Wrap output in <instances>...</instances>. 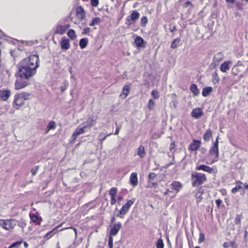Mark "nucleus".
Wrapping results in <instances>:
<instances>
[{
  "label": "nucleus",
  "mask_w": 248,
  "mask_h": 248,
  "mask_svg": "<svg viewBox=\"0 0 248 248\" xmlns=\"http://www.w3.org/2000/svg\"><path fill=\"white\" fill-rule=\"evenodd\" d=\"M232 74L236 76L238 74V70L235 66L232 69Z\"/></svg>",
  "instance_id": "nucleus-53"
},
{
  "label": "nucleus",
  "mask_w": 248,
  "mask_h": 248,
  "mask_svg": "<svg viewBox=\"0 0 248 248\" xmlns=\"http://www.w3.org/2000/svg\"><path fill=\"white\" fill-rule=\"evenodd\" d=\"M204 192V189L202 187H200L198 189L197 192L195 194V198L197 200V202L198 203L202 199V195Z\"/></svg>",
  "instance_id": "nucleus-25"
},
{
  "label": "nucleus",
  "mask_w": 248,
  "mask_h": 248,
  "mask_svg": "<svg viewBox=\"0 0 248 248\" xmlns=\"http://www.w3.org/2000/svg\"><path fill=\"white\" fill-rule=\"evenodd\" d=\"M90 32V28L89 27H87L86 28H84L82 32V34L83 35L85 34H89Z\"/></svg>",
  "instance_id": "nucleus-52"
},
{
  "label": "nucleus",
  "mask_w": 248,
  "mask_h": 248,
  "mask_svg": "<svg viewBox=\"0 0 248 248\" xmlns=\"http://www.w3.org/2000/svg\"><path fill=\"white\" fill-rule=\"evenodd\" d=\"M201 142L198 140H193L188 146V150L190 151H197L200 147Z\"/></svg>",
  "instance_id": "nucleus-14"
},
{
  "label": "nucleus",
  "mask_w": 248,
  "mask_h": 248,
  "mask_svg": "<svg viewBox=\"0 0 248 248\" xmlns=\"http://www.w3.org/2000/svg\"><path fill=\"white\" fill-rule=\"evenodd\" d=\"M191 116L195 119H199L203 115L202 110L201 108H195L191 112Z\"/></svg>",
  "instance_id": "nucleus-15"
},
{
  "label": "nucleus",
  "mask_w": 248,
  "mask_h": 248,
  "mask_svg": "<svg viewBox=\"0 0 248 248\" xmlns=\"http://www.w3.org/2000/svg\"><path fill=\"white\" fill-rule=\"evenodd\" d=\"M67 35L72 40H74L76 38V35L75 31L73 29H70L67 32Z\"/></svg>",
  "instance_id": "nucleus-36"
},
{
  "label": "nucleus",
  "mask_w": 248,
  "mask_h": 248,
  "mask_svg": "<svg viewBox=\"0 0 248 248\" xmlns=\"http://www.w3.org/2000/svg\"><path fill=\"white\" fill-rule=\"evenodd\" d=\"M101 21V19L99 17H93L91 22L89 23V25L91 26H93L95 25L99 24Z\"/></svg>",
  "instance_id": "nucleus-34"
},
{
  "label": "nucleus",
  "mask_w": 248,
  "mask_h": 248,
  "mask_svg": "<svg viewBox=\"0 0 248 248\" xmlns=\"http://www.w3.org/2000/svg\"><path fill=\"white\" fill-rule=\"evenodd\" d=\"M135 43L136 46L138 47H144V41L140 36H137V37L135 39Z\"/></svg>",
  "instance_id": "nucleus-23"
},
{
  "label": "nucleus",
  "mask_w": 248,
  "mask_h": 248,
  "mask_svg": "<svg viewBox=\"0 0 248 248\" xmlns=\"http://www.w3.org/2000/svg\"><path fill=\"white\" fill-rule=\"evenodd\" d=\"M222 201L220 199H217L216 200V203L217 207H219L220 204L222 203Z\"/></svg>",
  "instance_id": "nucleus-58"
},
{
  "label": "nucleus",
  "mask_w": 248,
  "mask_h": 248,
  "mask_svg": "<svg viewBox=\"0 0 248 248\" xmlns=\"http://www.w3.org/2000/svg\"><path fill=\"white\" fill-rule=\"evenodd\" d=\"M108 245L109 248H112L113 247V238L111 236H109Z\"/></svg>",
  "instance_id": "nucleus-51"
},
{
  "label": "nucleus",
  "mask_w": 248,
  "mask_h": 248,
  "mask_svg": "<svg viewBox=\"0 0 248 248\" xmlns=\"http://www.w3.org/2000/svg\"><path fill=\"white\" fill-rule=\"evenodd\" d=\"M205 237L203 233H200L199 234V238L198 240V242L199 243H201L204 240Z\"/></svg>",
  "instance_id": "nucleus-49"
},
{
  "label": "nucleus",
  "mask_w": 248,
  "mask_h": 248,
  "mask_svg": "<svg viewBox=\"0 0 248 248\" xmlns=\"http://www.w3.org/2000/svg\"><path fill=\"white\" fill-rule=\"evenodd\" d=\"M135 199L128 200L126 203H125L119 211V213L117 216L123 218L124 215H125L129 211L130 207L134 203Z\"/></svg>",
  "instance_id": "nucleus-7"
},
{
  "label": "nucleus",
  "mask_w": 248,
  "mask_h": 248,
  "mask_svg": "<svg viewBox=\"0 0 248 248\" xmlns=\"http://www.w3.org/2000/svg\"><path fill=\"white\" fill-rule=\"evenodd\" d=\"M22 243V241H17L15 243H13L12 245H11L9 248H13L14 247H17L19 246Z\"/></svg>",
  "instance_id": "nucleus-48"
},
{
  "label": "nucleus",
  "mask_w": 248,
  "mask_h": 248,
  "mask_svg": "<svg viewBox=\"0 0 248 248\" xmlns=\"http://www.w3.org/2000/svg\"><path fill=\"white\" fill-rule=\"evenodd\" d=\"M129 92L130 86L129 85H125L123 88L122 92L120 94V96L122 97L123 95H124V96L123 97V98H125L128 94Z\"/></svg>",
  "instance_id": "nucleus-27"
},
{
  "label": "nucleus",
  "mask_w": 248,
  "mask_h": 248,
  "mask_svg": "<svg viewBox=\"0 0 248 248\" xmlns=\"http://www.w3.org/2000/svg\"><path fill=\"white\" fill-rule=\"evenodd\" d=\"M141 25L143 27H145L148 23L147 17L145 16H143L140 20Z\"/></svg>",
  "instance_id": "nucleus-44"
},
{
  "label": "nucleus",
  "mask_w": 248,
  "mask_h": 248,
  "mask_svg": "<svg viewBox=\"0 0 248 248\" xmlns=\"http://www.w3.org/2000/svg\"><path fill=\"white\" fill-rule=\"evenodd\" d=\"M164 243L162 239H159L158 240L156 243V247L157 248H164Z\"/></svg>",
  "instance_id": "nucleus-45"
},
{
  "label": "nucleus",
  "mask_w": 248,
  "mask_h": 248,
  "mask_svg": "<svg viewBox=\"0 0 248 248\" xmlns=\"http://www.w3.org/2000/svg\"><path fill=\"white\" fill-rule=\"evenodd\" d=\"M96 121L92 118H89L87 121L82 124V125L84 126L85 128H90L92 126L95 125Z\"/></svg>",
  "instance_id": "nucleus-22"
},
{
  "label": "nucleus",
  "mask_w": 248,
  "mask_h": 248,
  "mask_svg": "<svg viewBox=\"0 0 248 248\" xmlns=\"http://www.w3.org/2000/svg\"><path fill=\"white\" fill-rule=\"evenodd\" d=\"M236 6L237 9L242 10L244 9L243 4L240 2H237L236 3Z\"/></svg>",
  "instance_id": "nucleus-50"
},
{
  "label": "nucleus",
  "mask_w": 248,
  "mask_h": 248,
  "mask_svg": "<svg viewBox=\"0 0 248 248\" xmlns=\"http://www.w3.org/2000/svg\"><path fill=\"white\" fill-rule=\"evenodd\" d=\"M155 104V101L153 99H151L149 100L148 103L147 104V107L149 109L151 110L154 107Z\"/></svg>",
  "instance_id": "nucleus-42"
},
{
  "label": "nucleus",
  "mask_w": 248,
  "mask_h": 248,
  "mask_svg": "<svg viewBox=\"0 0 248 248\" xmlns=\"http://www.w3.org/2000/svg\"><path fill=\"white\" fill-rule=\"evenodd\" d=\"M140 16V14L136 10H134L130 15L128 16L125 20V24L128 26H130L134 24Z\"/></svg>",
  "instance_id": "nucleus-6"
},
{
  "label": "nucleus",
  "mask_w": 248,
  "mask_h": 248,
  "mask_svg": "<svg viewBox=\"0 0 248 248\" xmlns=\"http://www.w3.org/2000/svg\"><path fill=\"white\" fill-rule=\"evenodd\" d=\"M110 198H111L110 204L111 205H113V204H115L116 202V196L110 197Z\"/></svg>",
  "instance_id": "nucleus-56"
},
{
  "label": "nucleus",
  "mask_w": 248,
  "mask_h": 248,
  "mask_svg": "<svg viewBox=\"0 0 248 248\" xmlns=\"http://www.w3.org/2000/svg\"><path fill=\"white\" fill-rule=\"evenodd\" d=\"M171 187L173 189L176 190L177 191L179 190L181 187V185L180 182L174 181L171 184Z\"/></svg>",
  "instance_id": "nucleus-33"
},
{
  "label": "nucleus",
  "mask_w": 248,
  "mask_h": 248,
  "mask_svg": "<svg viewBox=\"0 0 248 248\" xmlns=\"http://www.w3.org/2000/svg\"><path fill=\"white\" fill-rule=\"evenodd\" d=\"M242 183L240 181H238L236 183V186L235 187L233 188L232 189V192L233 193H236L237 191H238L239 190L241 189L242 188V186H241Z\"/></svg>",
  "instance_id": "nucleus-35"
},
{
  "label": "nucleus",
  "mask_w": 248,
  "mask_h": 248,
  "mask_svg": "<svg viewBox=\"0 0 248 248\" xmlns=\"http://www.w3.org/2000/svg\"><path fill=\"white\" fill-rule=\"evenodd\" d=\"M212 136V131L211 129H208L205 133L203 138L204 140L208 141L210 140Z\"/></svg>",
  "instance_id": "nucleus-30"
},
{
  "label": "nucleus",
  "mask_w": 248,
  "mask_h": 248,
  "mask_svg": "<svg viewBox=\"0 0 248 248\" xmlns=\"http://www.w3.org/2000/svg\"><path fill=\"white\" fill-rule=\"evenodd\" d=\"M115 221V216H113L112 217H111V222L112 223H113L114 221Z\"/></svg>",
  "instance_id": "nucleus-64"
},
{
  "label": "nucleus",
  "mask_w": 248,
  "mask_h": 248,
  "mask_svg": "<svg viewBox=\"0 0 248 248\" xmlns=\"http://www.w3.org/2000/svg\"><path fill=\"white\" fill-rule=\"evenodd\" d=\"M31 96V93L26 92L16 94L13 103V107L16 109H19L24 104V101L30 99Z\"/></svg>",
  "instance_id": "nucleus-2"
},
{
  "label": "nucleus",
  "mask_w": 248,
  "mask_h": 248,
  "mask_svg": "<svg viewBox=\"0 0 248 248\" xmlns=\"http://www.w3.org/2000/svg\"><path fill=\"white\" fill-rule=\"evenodd\" d=\"M88 39L86 38L81 39L79 41V46L81 49L85 48L88 44Z\"/></svg>",
  "instance_id": "nucleus-32"
},
{
  "label": "nucleus",
  "mask_w": 248,
  "mask_h": 248,
  "mask_svg": "<svg viewBox=\"0 0 248 248\" xmlns=\"http://www.w3.org/2000/svg\"><path fill=\"white\" fill-rule=\"evenodd\" d=\"M98 0H91V4L93 6H97L98 4Z\"/></svg>",
  "instance_id": "nucleus-57"
},
{
  "label": "nucleus",
  "mask_w": 248,
  "mask_h": 248,
  "mask_svg": "<svg viewBox=\"0 0 248 248\" xmlns=\"http://www.w3.org/2000/svg\"><path fill=\"white\" fill-rule=\"evenodd\" d=\"M151 95L155 99H158L159 97V93L156 90H153L152 91Z\"/></svg>",
  "instance_id": "nucleus-46"
},
{
  "label": "nucleus",
  "mask_w": 248,
  "mask_h": 248,
  "mask_svg": "<svg viewBox=\"0 0 248 248\" xmlns=\"http://www.w3.org/2000/svg\"><path fill=\"white\" fill-rule=\"evenodd\" d=\"M235 223L238 225L239 229L241 227V217L239 215H236L235 218Z\"/></svg>",
  "instance_id": "nucleus-39"
},
{
  "label": "nucleus",
  "mask_w": 248,
  "mask_h": 248,
  "mask_svg": "<svg viewBox=\"0 0 248 248\" xmlns=\"http://www.w3.org/2000/svg\"><path fill=\"white\" fill-rule=\"evenodd\" d=\"M223 55L221 52L217 53L215 55L213 62L210 64L209 67L211 69L215 68L219 63L223 60Z\"/></svg>",
  "instance_id": "nucleus-8"
},
{
  "label": "nucleus",
  "mask_w": 248,
  "mask_h": 248,
  "mask_svg": "<svg viewBox=\"0 0 248 248\" xmlns=\"http://www.w3.org/2000/svg\"><path fill=\"white\" fill-rule=\"evenodd\" d=\"M30 217L31 219V221L34 223H35L36 224H40L41 221V218L38 217L37 215L35 214H30Z\"/></svg>",
  "instance_id": "nucleus-26"
},
{
  "label": "nucleus",
  "mask_w": 248,
  "mask_h": 248,
  "mask_svg": "<svg viewBox=\"0 0 248 248\" xmlns=\"http://www.w3.org/2000/svg\"><path fill=\"white\" fill-rule=\"evenodd\" d=\"M123 200V197L122 196H119L118 198V203L119 204H120V202Z\"/></svg>",
  "instance_id": "nucleus-62"
},
{
  "label": "nucleus",
  "mask_w": 248,
  "mask_h": 248,
  "mask_svg": "<svg viewBox=\"0 0 248 248\" xmlns=\"http://www.w3.org/2000/svg\"><path fill=\"white\" fill-rule=\"evenodd\" d=\"M121 228L122 225L120 222H118L114 223L113 227L110 230L109 236L112 237L113 236L116 235Z\"/></svg>",
  "instance_id": "nucleus-13"
},
{
  "label": "nucleus",
  "mask_w": 248,
  "mask_h": 248,
  "mask_svg": "<svg viewBox=\"0 0 248 248\" xmlns=\"http://www.w3.org/2000/svg\"><path fill=\"white\" fill-rule=\"evenodd\" d=\"M55 122H53V121L50 122L48 123V125H47V132H48V131L51 130V129H55Z\"/></svg>",
  "instance_id": "nucleus-41"
},
{
  "label": "nucleus",
  "mask_w": 248,
  "mask_h": 248,
  "mask_svg": "<svg viewBox=\"0 0 248 248\" xmlns=\"http://www.w3.org/2000/svg\"><path fill=\"white\" fill-rule=\"evenodd\" d=\"M223 247L224 248H228L230 247L232 248H237V245L234 241H232L229 242H224Z\"/></svg>",
  "instance_id": "nucleus-28"
},
{
  "label": "nucleus",
  "mask_w": 248,
  "mask_h": 248,
  "mask_svg": "<svg viewBox=\"0 0 248 248\" xmlns=\"http://www.w3.org/2000/svg\"><path fill=\"white\" fill-rule=\"evenodd\" d=\"M119 127H117L116 128V129L115 132L114 133V135H118V133H119Z\"/></svg>",
  "instance_id": "nucleus-63"
},
{
  "label": "nucleus",
  "mask_w": 248,
  "mask_h": 248,
  "mask_svg": "<svg viewBox=\"0 0 248 248\" xmlns=\"http://www.w3.org/2000/svg\"><path fill=\"white\" fill-rule=\"evenodd\" d=\"M22 62L28 64L30 67L36 69L39 66V59L38 56L33 55L30 56L28 59L23 60Z\"/></svg>",
  "instance_id": "nucleus-4"
},
{
  "label": "nucleus",
  "mask_w": 248,
  "mask_h": 248,
  "mask_svg": "<svg viewBox=\"0 0 248 248\" xmlns=\"http://www.w3.org/2000/svg\"><path fill=\"white\" fill-rule=\"evenodd\" d=\"M52 232H53V231L48 232L47 233H46V237H50V236H51V234L52 233Z\"/></svg>",
  "instance_id": "nucleus-61"
},
{
  "label": "nucleus",
  "mask_w": 248,
  "mask_h": 248,
  "mask_svg": "<svg viewBox=\"0 0 248 248\" xmlns=\"http://www.w3.org/2000/svg\"><path fill=\"white\" fill-rule=\"evenodd\" d=\"M16 221L13 219H6L5 230L10 231L13 229L16 225Z\"/></svg>",
  "instance_id": "nucleus-18"
},
{
  "label": "nucleus",
  "mask_w": 248,
  "mask_h": 248,
  "mask_svg": "<svg viewBox=\"0 0 248 248\" xmlns=\"http://www.w3.org/2000/svg\"><path fill=\"white\" fill-rule=\"evenodd\" d=\"M180 42V38H176L173 40L171 45V48H176Z\"/></svg>",
  "instance_id": "nucleus-38"
},
{
  "label": "nucleus",
  "mask_w": 248,
  "mask_h": 248,
  "mask_svg": "<svg viewBox=\"0 0 248 248\" xmlns=\"http://www.w3.org/2000/svg\"><path fill=\"white\" fill-rule=\"evenodd\" d=\"M146 155V152L144 147L140 145L137 149L134 155H138L140 158H143Z\"/></svg>",
  "instance_id": "nucleus-17"
},
{
  "label": "nucleus",
  "mask_w": 248,
  "mask_h": 248,
  "mask_svg": "<svg viewBox=\"0 0 248 248\" xmlns=\"http://www.w3.org/2000/svg\"><path fill=\"white\" fill-rule=\"evenodd\" d=\"M77 11V16L78 18H80L81 20H82L85 18V11L81 6H78L76 9Z\"/></svg>",
  "instance_id": "nucleus-20"
},
{
  "label": "nucleus",
  "mask_w": 248,
  "mask_h": 248,
  "mask_svg": "<svg viewBox=\"0 0 248 248\" xmlns=\"http://www.w3.org/2000/svg\"><path fill=\"white\" fill-rule=\"evenodd\" d=\"M220 78L217 72H214L212 75V81L214 83H218L219 81Z\"/></svg>",
  "instance_id": "nucleus-37"
},
{
  "label": "nucleus",
  "mask_w": 248,
  "mask_h": 248,
  "mask_svg": "<svg viewBox=\"0 0 248 248\" xmlns=\"http://www.w3.org/2000/svg\"><path fill=\"white\" fill-rule=\"evenodd\" d=\"M69 27V24L64 25L57 24L54 32L56 34H63Z\"/></svg>",
  "instance_id": "nucleus-12"
},
{
  "label": "nucleus",
  "mask_w": 248,
  "mask_h": 248,
  "mask_svg": "<svg viewBox=\"0 0 248 248\" xmlns=\"http://www.w3.org/2000/svg\"><path fill=\"white\" fill-rule=\"evenodd\" d=\"M111 134H112V133H110L109 134H107V135H105L103 133H100L98 136V140L102 142L103 140H104L107 138V137L110 136Z\"/></svg>",
  "instance_id": "nucleus-40"
},
{
  "label": "nucleus",
  "mask_w": 248,
  "mask_h": 248,
  "mask_svg": "<svg viewBox=\"0 0 248 248\" xmlns=\"http://www.w3.org/2000/svg\"><path fill=\"white\" fill-rule=\"evenodd\" d=\"M156 176V174L153 172H151L148 176L149 181L153 180Z\"/></svg>",
  "instance_id": "nucleus-47"
},
{
  "label": "nucleus",
  "mask_w": 248,
  "mask_h": 248,
  "mask_svg": "<svg viewBox=\"0 0 248 248\" xmlns=\"http://www.w3.org/2000/svg\"><path fill=\"white\" fill-rule=\"evenodd\" d=\"M117 192V190L116 188L112 187L109 191V195L110 196V197L116 196Z\"/></svg>",
  "instance_id": "nucleus-43"
},
{
  "label": "nucleus",
  "mask_w": 248,
  "mask_h": 248,
  "mask_svg": "<svg viewBox=\"0 0 248 248\" xmlns=\"http://www.w3.org/2000/svg\"><path fill=\"white\" fill-rule=\"evenodd\" d=\"M189 89L190 91L194 94V95H198L199 94V90L198 89L197 86L196 84H191Z\"/></svg>",
  "instance_id": "nucleus-29"
},
{
  "label": "nucleus",
  "mask_w": 248,
  "mask_h": 248,
  "mask_svg": "<svg viewBox=\"0 0 248 248\" xmlns=\"http://www.w3.org/2000/svg\"><path fill=\"white\" fill-rule=\"evenodd\" d=\"M209 154L212 155H215V157L212 159L211 163H215L218 160V137L217 138L215 142H214L210 149L209 150Z\"/></svg>",
  "instance_id": "nucleus-5"
},
{
  "label": "nucleus",
  "mask_w": 248,
  "mask_h": 248,
  "mask_svg": "<svg viewBox=\"0 0 248 248\" xmlns=\"http://www.w3.org/2000/svg\"><path fill=\"white\" fill-rule=\"evenodd\" d=\"M230 61H226L222 63L220 65V70L221 72L226 73L230 68V65L231 64Z\"/></svg>",
  "instance_id": "nucleus-21"
},
{
  "label": "nucleus",
  "mask_w": 248,
  "mask_h": 248,
  "mask_svg": "<svg viewBox=\"0 0 248 248\" xmlns=\"http://www.w3.org/2000/svg\"><path fill=\"white\" fill-rule=\"evenodd\" d=\"M23 78H17L15 82V89L16 90H19L23 89L29 85V82L24 80Z\"/></svg>",
  "instance_id": "nucleus-10"
},
{
  "label": "nucleus",
  "mask_w": 248,
  "mask_h": 248,
  "mask_svg": "<svg viewBox=\"0 0 248 248\" xmlns=\"http://www.w3.org/2000/svg\"><path fill=\"white\" fill-rule=\"evenodd\" d=\"M192 186H198L203 184L207 180L204 174L198 172H194L191 174Z\"/></svg>",
  "instance_id": "nucleus-3"
},
{
  "label": "nucleus",
  "mask_w": 248,
  "mask_h": 248,
  "mask_svg": "<svg viewBox=\"0 0 248 248\" xmlns=\"http://www.w3.org/2000/svg\"><path fill=\"white\" fill-rule=\"evenodd\" d=\"M11 95V92L9 89L0 90V100L7 101Z\"/></svg>",
  "instance_id": "nucleus-11"
},
{
  "label": "nucleus",
  "mask_w": 248,
  "mask_h": 248,
  "mask_svg": "<svg viewBox=\"0 0 248 248\" xmlns=\"http://www.w3.org/2000/svg\"><path fill=\"white\" fill-rule=\"evenodd\" d=\"M196 170H202L211 174L214 172V170L213 168H211L209 166H206L205 165H200L197 166L196 168Z\"/></svg>",
  "instance_id": "nucleus-19"
},
{
  "label": "nucleus",
  "mask_w": 248,
  "mask_h": 248,
  "mask_svg": "<svg viewBox=\"0 0 248 248\" xmlns=\"http://www.w3.org/2000/svg\"><path fill=\"white\" fill-rule=\"evenodd\" d=\"M81 125L78 126L73 132L70 139V143L74 142L78 136L85 132L86 128L83 125L82 127Z\"/></svg>",
  "instance_id": "nucleus-9"
},
{
  "label": "nucleus",
  "mask_w": 248,
  "mask_h": 248,
  "mask_svg": "<svg viewBox=\"0 0 248 248\" xmlns=\"http://www.w3.org/2000/svg\"><path fill=\"white\" fill-rule=\"evenodd\" d=\"M38 169H39V167L38 166H36L33 168H32L31 170V172L32 173V174L33 175H35L37 171L38 170Z\"/></svg>",
  "instance_id": "nucleus-54"
},
{
  "label": "nucleus",
  "mask_w": 248,
  "mask_h": 248,
  "mask_svg": "<svg viewBox=\"0 0 248 248\" xmlns=\"http://www.w3.org/2000/svg\"><path fill=\"white\" fill-rule=\"evenodd\" d=\"M136 172H133L130 175V181L131 184L134 186H136L138 184V177Z\"/></svg>",
  "instance_id": "nucleus-24"
},
{
  "label": "nucleus",
  "mask_w": 248,
  "mask_h": 248,
  "mask_svg": "<svg viewBox=\"0 0 248 248\" xmlns=\"http://www.w3.org/2000/svg\"><path fill=\"white\" fill-rule=\"evenodd\" d=\"M36 73V69H33V68H31L25 62H21L17 73L20 78L27 80L34 76Z\"/></svg>",
  "instance_id": "nucleus-1"
},
{
  "label": "nucleus",
  "mask_w": 248,
  "mask_h": 248,
  "mask_svg": "<svg viewBox=\"0 0 248 248\" xmlns=\"http://www.w3.org/2000/svg\"><path fill=\"white\" fill-rule=\"evenodd\" d=\"M212 88L211 87H207L203 89L202 91V95L206 97L212 92Z\"/></svg>",
  "instance_id": "nucleus-31"
},
{
  "label": "nucleus",
  "mask_w": 248,
  "mask_h": 248,
  "mask_svg": "<svg viewBox=\"0 0 248 248\" xmlns=\"http://www.w3.org/2000/svg\"><path fill=\"white\" fill-rule=\"evenodd\" d=\"M60 46L62 50L66 51L69 49L70 47L69 39L65 37H62L60 42Z\"/></svg>",
  "instance_id": "nucleus-16"
},
{
  "label": "nucleus",
  "mask_w": 248,
  "mask_h": 248,
  "mask_svg": "<svg viewBox=\"0 0 248 248\" xmlns=\"http://www.w3.org/2000/svg\"><path fill=\"white\" fill-rule=\"evenodd\" d=\"M68 83L67 82H65L64 84L61 87V91L63 92L67 88Z\"/></svg>",
  "instance_id": "nucleus-55"
},
{
  "label": "nucleus",
  "mask_w": 248,
  "mask_h": 248,
  "mask_svg": "<svg viewBox=\"0 0 248 248\" xmlns=\"http://www.w3.org/2000/svg\"><path fill=\"white\" fill-rule=\"evenodd\" d=\"M19 227H20L22 228H24L25 227L26 224L24 222H20L18 225Z\"/></svg>",
  "instance_id": "nucleus-59"
},
{
  "label": "nucleus",
  "mask_w": 248,
  "mask_h": 248,
  "mask_svg": "<svg viewBox=\"0 0 248 248\" xmlns=\"http://www.w3.org/2000/svg\"><path fill=\"white\" fill-rule=\"evenodd\" d=\"M5 224H6V219L5 220L3 219V222H2V225L1 227L4 229H5V227L6 226Z\"/></svg>",
  "instance_id": "nucleus-60"
}]
</instances>
